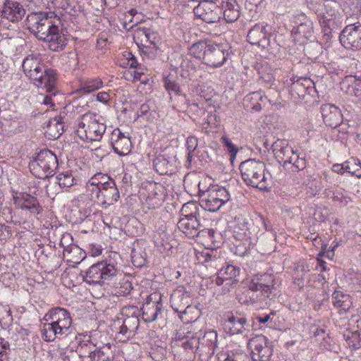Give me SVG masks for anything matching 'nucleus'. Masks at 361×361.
Instances as JSON below:
<instances>
[{"label":"nucleus","mask_w":361,"mask_h":361,"mask_svg":"<svg viewBox=\"0 0 361 361\" xmlns=\"http://www.w3.org/2000/svg\"><path fill=\"white\" fill-rule=\"evenodd\" d=\"M89 284H106L114 288V294L119 296L128 295L133 289L129 277L120 272L113 263L106 260L92 264L82 275Z\"/></svg>","instance_id":"f257e3e1"},{"label":"nucleus","mask_w":361,"mask_h":361,"mask_svg":"<svg viewBox=\"0 0 361 361\" xmlns=\"http://www.w3.org/2000/svg\"><path fill=\"white\" fill-rule=\"evenodd\" d=\"M41 328L42 338L47 342L54 341L59 336H66L71 326L69 312L59 307L51 309L44 317Z\"/></svg>","instance_id":"f03ea898"},{"label":"nucleus","mask_w":361,"mask_h":361,"mask_svg":"<svg viewBox=\"0 0 361 361\" xmlns=\"http://www.w3.org/2000/svg\"><path fill=\"white\" fill-rule=\"evenodd\" d=\"M239 169L242 179L246 185L262 191L268 190L271 176L264 161L249 159L240 163Z\"/></svg>","instance_id":"7ed1b4c3"},{"label":"nucleus","mask_w":361,"mask_h":361,"mask_svg":"<svg viewBox=\"0 0 361 361\" xmlns=\"http://www.w3.org/2000/svg\"><path fill=\"white\" fill-rule=\"evenodd\" d=\"M217 343V333L214 330L206 331L204 333L200 331L192 336H187L186 341L182 343L185 350L192 352L204 359L210 357L214 354Z\"/></svg>","instance_id":"20e7f679"},{"label":"nucleus","mask_w":361,"mask_h":361,"mask_svg":"<svg viewBox=\"0 0 361 361\" xmlns=\"http://www.w3.org/2000/svg\"><path fill=\"white\" fill-rule=\"evenodd\" d=\"M76 130L78 137L84 142H92L101 140L106 131V126L97 119L95 114H83L78 121Z\"/></svg>","instance_id":"39448f33"},{"label":"nucleus","mask_w":361,"mask_h":361,"mask_svg":"<svg viewBox=\"0 0 361 361\" xmlns=\"http://www.w3.org/2000/svg\"><path fill=\"white\" fill-rule=\"evenodd\" d=\"M58 159L51 150H41L35 159L30 162L31 173L38 178H46L51 176L58 168Z\"/></svg>","instance_id":"423d86ee"},{"label":"nucleus","mask_w":361,"mask_h":361,"mask_svg":"<svg viewBox=\"0 0 361 361\" xmlns=\"http://www.w3.org/2000/svg\"><path fill=\"white\" fill-rule=\"evenodd\" d=\"M54 16L53 13H32L27 16V27L31 33L41 40L45 37V33L50 27L53 26Z\"/></svg>","instance_id":"0eeeda50"},{"label":"nucleus","mask_w":361,"mask_h":361,"mask_svg":"<svg viewBox=\"0 0 361 361\" xmlns=\"http://www.w3.org/2000/svg\"><path fill=\"white\" fill-rule=\"evenodd\" d=\"M121 315L122 324L119 334L128 338L139 327L140 310L134 305L125 306L121 309ZM120 320L118 319V324L121 323Z\"/></svg>","instance_id":"6e6552de"},{"label":"nucleus","mask_w":361,"mask_h":361,"mask_svg":"<svg viewBox=\"0 0 361 361\" xmlns=\"http://www.w3.org/2000/svg\"><path fill=\"white\" fill-rule=\"evenodd\" d=\"M290 95L292 100L299 103L305 100L308 102L310 97H314L317 90L314 82L308 78H300L293 80L290 87Z\"/></svg>","instance_id":"1a4fd4ad"},{"label":"nucleus","mask_w":361,"mask_h":361,"mask_svg":"<svg viewBox=\"0 0 361 361\" xmlns=\"http://www.w3.org/2000/svg\"><path fill=\"white\" fill-rule=\"evenodd\" d=\"M61 21L57 16H54L53 26L45 33V37L41 40L47 42L48 47L53 51L63 50L67 44V38L61 31Z\"/></svg>","instance_id":"9d476101"},{"label":"nucleus","mask_w":361,"mask_h":361,"mask_svg":"<svg viewBox=\"0 0 361 361\" xmlns=\"http://www.w3.org/2000/svg\"><path fill=\"white\" fill-rule=\"evenodd\" d=\"M91 201L100 204L102 208L106 209L109 206L117 202L120 198V192L116 183L107 184L97 190L94 192H90L85 195Z\"/></svg>","instance_id":"9b49d317"},{"label":"nucleus","mask_w":361,"mask_h":361,"mask_svg":"<svg viewBox=\"0 0 361 361\" xmlns=\"http://www.w3.org/2000/svg\"><path fill=\"white\" fill-rule=\"evenodd\" d=\"M248 347L252 352L254 361H269L273 353L271 345L268 338L260 334L256 335L249 340Z\"/></svg>","instance_id":"f8f14e48"},{"label":"nucleus","mask_w":361,"mask_h":361,"mask_svg":"<svg viewBox=\"0 0 361 361\" xmlns=\"http://www.w3.org/2000/svg\"><path fill=\"white\" fill-rule=\"evenodd\" d=\"M341 44L347 49H361V24L354 23L345 26L339 35Z\"/></svg>","instance_id":"ddd939ff"},{"label":"nucleus","mask_w":361,"mask_h":361,"mask_svg":"<svg viewBox=\"0 0 361 361\" xmlns=\"http://www.w3.org/2000/svg\"><path fill=\"white\" fill-rule=\"evenodd\" d=\"M216 0H204L193 9L195 16L207 23H214L219 21L221 10L215 4Z\"/></svg>","instance_id":"4468645a"},{"label":"nucleus","mask_w":361,"mask_h":361,"mask_svg":"<svg viewBox=\"0 0 361 361\" xmlns=\"http://www.w3.org/2000/svg\"><path fill=\"white\" fill-rule=\"evenodd\" d=\"M22 67L26 77L34 85H42L40 77L42 76L43 68L46 66L41 63L39 57L33 54L28 55L24 59Z\"/></svg>","instance_id":"2eb2a0df"},{"label":"nucleus","mask_w":361,"mask_h":361,"mask_svg":"<svg viewBox=\"0 0 361 361\" xmlns=\"http://www.w3.org/2000/svg\"><path fill=\"white\" fill-rule=\"evenodd\" d=\"M228 56V51L223 46L209 42L202 63L207 66L216 68L224 64Z\"/></svg>","instance_id":"dca6fc26"},{"label":"nucleus","mask_w":361,"mask_h":361,"mask_svg":"<svg viewBox=\"0 0 361 361\" xmlns=\"http://www.w3.org/2000/svg\"><path fill=\"white\" fill-rule=\"evenodd\" d=\"M161 295L160 293L154 292L150 294L142 309V319L146 322H152L157 319L162 309Z\"/></svg>","instance_id":"f3484780"},{"label":"nucleus","mask_w":361,"mask_h":361,"mask_svg":"<svg viewBox=\"0 0 361 361\" xmlns=\"http://www.w3.org/2000/svg\"><path fill=\"white\" fill-rule=\"evenodd\" d=\"M271 149L278 162L286 169L290 165L293 155L296 153L286 140H277L271 145Z\"/></svg>","instance_id":"a211bd4d"},{"label":"nucleus","mask_w":361,"mask_h":361,"mask_svg":"<svg viewBox=\"0 0 361 361\" xmlns=\"http://www.w3.org/2000/svg\"><path fill=\"white\" fill-rule=\"evenodd\" d=\"M319 21L324 35V40L328 42L331 40L333 33L336 32L343 25V19L341 15L319 16Z\"/></svg>","instance_id":"6ab92c4d"},{"label":"nucleus","mask_w":361,"mask_h":361,"mask_svg":"<svg viewBox=\"0 0 361 361\" xmlns=\"http://www.w3.org/2000/svg\"><path fill=\"white\" fill-rule=\"evenodd\" d=\"M247 326L246 316L238 312L231 313L224 322L225 329L231 335L243 334L247 330Z\"/></svg>","instance_id":"aec40b11"},{"label":"nucleus","mask_w":361,"mask_h":361,"mask_svg":"<svg viewBox=\"0 0 361 361\" xmlns=\"http://www.w3.org/2000/svg\"><path fill=\"white\" fill-rule=\"evenodd\" d=\"M111 145L114 151L119 156L130 153L132 142L128 135H126L118 128L114 129L111 134Z\"/></svg>","instance_id":"412c9836"},{"label":"nucleus","mask_w":361,"mask_h":361,"mask_svg":"<svg viewBox=\"0 0 361 361\" xmlns=\"http://www.w3.org/2000/svg\"><path fill=\"white\" fill-rule=\"evenodd\" d=\"M250 283L252 287L258 288L265 296H270L275 289V277L271 274H257L252 279Z\"/></svg>","instance_id":"4be33fe9"},{"label":"nucleus","mask_w":361,"mask_h":361,"mask_svg":"<svg viewBox=\"0 0 361 361\" xmlns=\"http://www.w3.org/2000/svg\"><path fill=\"white\" fill-rule=\"evenodd\" d=\"M324 123L333 128L338 127L342 122L343 116L341 110L331 104H322L320 108Z\"/></svg>","instance_id":"5701e85b"},{"label":"nucleus","mask_w":361,"mask_h":361,"mask_svg":"<svg viewBox=\"0 0 361 361\" xmlns=\"http://www.w3.org/2000/svg\"><path fill=\"white\" fill-rule=\"evenodd\" d=\"M267 25L256 24L247 33V41L251 44L265 48L269 45V35L266 30Z\"/></svg>","instance_id":"b1692460"},{"label":"nucleus","mask_w":361,"mask_h":361,"mask_svg":"<svg viewBox=\"0 0 361 361\" xmlns=\"http://www.w3.org/2000/svg\"><path fill=\"white\" fill-rule=\"evenodd\" d=\"M178 229L186 236L194 239L200 237V233L202 225L199 218L180 217L177 223Z\"/></svg>","instance_id":"393cba45"},{"label":"nucleus","mask_w":361,"mask_h":361,"mask_svg":"<svg viewBox=\"0 0 361 361\" xmlns=\"http://www.w3.org/2000/svg\"><path fill=\"white\" fill-rule=\"evenodd\" d=\"M16 208L29 210L31 213L39 214L42 210L38 200L33 196L24 193H16L13 197Z\"/></svg>","instance_id":"a878e982"},{"label":"nucleus","mask_w":361,"mask_h":361,"mask_svg":"<svg viewBox=\"0 0 361 361\" xmlns=\"http://www.w3.org/2000/svg\"><path fill=\"white\" fill-rule=\"evenodd\" d=\"M25 14L24 7L17 1L8 0L4 3L1 17L11 22L21 20Z\"/></svg>","instance_id":"bb28decb"},{"label":"nucleus","mask_w":361,"mask_h":361,"mask_svg":"<svg viewBox=\"0 0 361 361\" xmlns=\"http://www.w3.org/2000/svg\"><path fill=\"white\" fill-rule=\"evenodd\" d=\"M313 23L311 20L306 18L292 30V34L295 35V40L301 44L311 39L313 37Z\"/></svg>","instance_id":"cd10ccee"},{"label":"nucleus","mask_w":361,"mask_h":361,"mask_svg":"<svg viewBox=\"0 0 361 361\" xmlns=\"http://www.w3.org/2000/svg\"><path fill=\"white\" fill-rule=\"evenodd\" d=\"M110 183H115L114 180L107 174L97 173L90 178L86 183L85 195L90 192H94L97 190L106 187V185Z\"/></svg>","instance_id":"c85d7f7f"},{"label":"nucleus","mask_w":361,"mask_h":361,"mask_svg":"<svg viewBox=\"0 0 361 361\" xmlns=\"http://www.w3.org/2000/svg\"><path fill=\"white\" fill-rule=\"evenodd\" d=\"M266 100L267 97L262 92H253L244 97L243 104L247 110L259 111Z\"/></svg>","instance_id":"c756f323"},{"label":"nucleus","mask_w":361,"mask_h":361,"mask_svg":"<svg viewBox=\"0 0 361 361\" xmlns=\"http://www.w3.org/2000/svg\"><path fill=\"white\" fill-rule=\"evenodd\" d=\"M269 297V296L264 295L263 293H261L258 288L252 287L251 283L250 282L247 286V289L238 298V300L241 304L253 305L262 302Z\"/></svg>","instance_id":"7c9ffc66"},{"label":"nucleus","mask_w":361,"mask_h":361,"mask_svg":"<svg viewBox=\"0 0 361 361\" xmlns=\"http://www.w3.org/2000/svg\"><path fill=\"white\" fill-rule=\"evenodd\" d=\"M220 8L227 23L235 22L240 16V6L236 0L223 1Z\"/></svg>","instance_id":"2f4dec72"},{"label":"nucleus","mask_w":361,"mask_h":361,"mask_svg":"<svg viewBox=\"0 0 361 361\" xmlns=\"http://www.w3.org/2000/svg\"><path fill=\"white\" fill-rule=\"evenodd\" d=\"M42 76L40 80H42V85H35L37 87L45 88L48 92L55 90L56 82H57V73L56 71L53 68L45 67L43 68Z\"/></svg>","instance_id":"473e14b6"},{"label":"nucleus","mask_w":361,"mask_h":361,"mask_svg":"<svg viewBox=\"0 0 361 361\" xmlns=\"http://www.w3.org/2000/svg\"><path fill=\"white\" fill-rule=\"evenodd\" d=\"M332 302L334 305L338 310L340 314L347 313L353 303L350 296L340 290H335L333 293Z\"/></svg>","instance_id":"72a5a7b5"},{"label":"nucleus","mask_w":361,"mask_h":361,"mask_svg":"<svg viewBox=\"0 0 361 361\" xmlns=\"http://www.w3.org/2000/svg\"><path fill=\"white\" fill-rule=\"evenodd\" d=\"M222 206H224L222 202L215 198L214 195L209 192L208 189L200 196V207L205 210L215 212L219 210Z\"/></svg>","instance_id":"f704fd0d"},{"label":"nucleus","mask_w":361,"mask_h":361,"mask_svg":"<svg viewBox=\"0 0 361 361\" xmlns=\"http://www.w3.org/2000/svg\"><path fill=\"white\" fill-rule=\"evenodd\" d=\"M240 271V269L238 267L227 264L217 272L215 283L217 286H221L226 280H236L235 279L239 276Z\"/></svg>","instance_id":"c9c22d12"},{"label":"nucleus","mask_w":361,"mask_h":361,"mask_svg":"<svg viewBox=\"0 0 361 361\" xmlns=\"http://www.w3.org/2000/svg\"><path fill=\"white\" fill-rule=\"evenodd\" d=\"M64 130V122L60 118H55L49 121L46 128V136L50 140L58 139Z\"/></svg>","instance_id":"e433bc0d"},{"label":"nucleus","mask_w":361,"mask_h":361,"mask_svg":"<svg viewBox=\"0 0 361 361\" xmlns=\"http://www.w3.org/2000/svg\"><path fill=\"white\" fill-rule=\"evenodd\" d=\"M347 16L358 17L361 15V0H338Z\"/></svg>","instance_id":"4c0bfd02"},{"label":"nucleus","mask_w":361,"mask_h":361,"mask_svg":"<svg viewBox=\"0 0 361 361\" xmlns=\"http://www.w3.org/2000/svg\"><path fill=\"white\" fill-rule=\"evenodd\" d=\"M154 166L161 175L171 173L173 171L172 162L164 155L159 156L154 160Z\"/></svg>","instance_id":"58836bf2"},{"label":"nucleus","mask_w":361,"mask_h":361,"mask_svg":"<svg viewBox=\"0 0 361 361\" xmlns=\"http://www.w3.org/2000/svg\"><path fill=\"white\" fill-rule=\"evenodd\" d=\"M209 44V42L206 41H198L192 44L188 48V53L190 55L202 62L205 56L206 49H207Z\"/></svg>","instance_id":"ea45409f"},{"label":"nucleus","mask_w":361,"mask_h":361,"mask_svg":"<svg viewBox=\"0 0 361 361\" xmlns=\"http://www.w3.org/2000/svg\"><path fill=\"white\" fill-rule=\"evenodd\" d=\"M87 357H90L91 361H111L110 346L106 345L99 349L90 350Z\"/></svg>","instance_id":"a19ab883"},{"label":"nucleus","mask_w":361,"mask_h":361,"mask_svg":"<svg viewBox=\"0 0 361 361\" xmlns=\"http://www.w3.org/2000/svg\"><path fill=\"white\" fill-rule=\"evenodd\" d=\"M118 65L123 68H141V65L137 61L136 57L128 51L122 54L118 60Z\"/></svg>","instance_id":"79ce46f5"},{"label":"nucleus","mask_w":361,"mask_h":361,"mask_svg":"<svg viewBox=\"0 0 361 361\" xmlns=\"http://www.w3.org/2000/svg\"><path fill=\"white\" fill-rule=\"evenodd\" d=\"M257 72L259 79L264 84L273 85L275 82L274 70L268 64H261L257 68Z\"/></svg>","instance_id":"37998d69"},{"label":"nucleus","mask_w":361,"mask_h":361,"mask_svg":"<svg viewBox=\"0 0 361 361\" xmlns=\"http://www.w3.org/2000/svg\"><path fill=\"white\" fill-rule=\"evenodd\" d=\"M200 203L197 202H188L184 204L180 210V217L200 218Z\"/></svg>","instance_id":"c03bdc74"},{"label":"nucleus","mask_w":361,"mask_h":361,"mask_svg":"<svg viewBox=\"0 0 361 361\" xmlns=\"http://www.w3.org/2000/svg\"><path fill=\"white\" fill-rule=\"evenodd\" d=\"M103 82L99 78H92L82 80L80 83V91L83 93H90L102 87Z\"/></svg>","instance_id":"a18cd8bd"},{"label":"nucleus","mask_w":361,"mask_h":361,"mask_svg":"<svg viewBox=\"0 0 361 361\" xmlns=\"http://www.w3.org/2000/svg\"><path fill=\"white\" fill-rule=\"evenodd\" d=\"M209 192L214 194L215 198L219 200V201L222 202L223 205L227 203L231 200V195L228 190L219 185H213L208 188Z\"/></svg>","instance_id":"49530a36"},{"label":"nucleus","mask_w":361,"mask_h":361,"mask_svg":"<svg viewBox=\"0 0 361 361\" xmlns=\"http://www.w3.org/2000/svg\"><path fill=\"white\" fill-rule=\"evenodd\" d=\"M56 179L59 185L62 188H70L76 184L71 171H69L59 173Z\"/></svg>","instance_id":"de8ad7c7"},{"label":"nucleus","mask_w":361,"mask_h":361,"mask_svg":"<svg viewBox=\"0 0 361 361\" xmlns=\"http://www.w3.org/2000/svg\"><path fill=\"white\" fill-rule=\"evenodd\" d=\"M344 171L355 176L361 178V162L357 159L352 158L350 160L344 162Z\"/></svg>","instance_id":"09e8293b"},{"label":"nucleus","mask_w":361,"mask_h":361,"mask_svg":"<svg viewBox=\"0 0 361 361\" xmlns=\"http://www.w3.org/2000/svg\"><path fill=\"white\" fill-rule=\"evenodd\" d=\"M66 254L69 257L68 260L75 264H79L86 257L85 252L77 245H71Z\"/></svg>","instance_id":"8fccbe9b"},{"label":"nucleus","mask_w":361,"mask_h":361,"mask_svg":"<svg viewBox=\"0 0 361 361\" xmlns=\"http://www.w3.org/2000/svg\"><path fill=\"white\" fill-rule=\"evenodd\" d=\"M183 295L180 293H174L171 297V307L178 312H184L188 307V302H183Z\"/></svg>","instance_id":"3c124183"},{"label":"nucleus","mask_w":361,"mask_h":361,"mask_svg":"<svg viewBox=\"0 0 361 361\" xmlns=\"http://www.w3.org/2000/svg\"><path fill=\"white\" fill-rule=\"evenodd\" d=\"M354 81H356L355 76H345L341 82V90L347 94L353 96L354 92Z\"/></svg>","instance_id":"603ef678"},{"label":"nucleus","mask_w":361,"mask_h":361,"mask_svg":"<svg viewBox=\"0 0 361 361\" xmlns=\"http://www.w3.org/2000/svg\"><path fill=\"white\" fill-rule=\"evenodd\" d=\"M337 0H325L323 4L324 11L322 13L318 14V16H327V14L330 16H339L340 13L336 9Z\"/></svg>","instance_id":"864d4df0"},{"label":"nucleus","mask_w":361,"mask_h":361,"mask_svg":"<svg viewBox=\"0 0 361 361\" xmlns=\"http://www.w3.org/2000/svg\"><path fill=\"white\" fill-rule=\"evenodd\" d=\"M164 83L166 90L169 94L173 92L178 94L180 92L179 84L173 78L172 76H166L164 78Z\"/></svg>","instance_id":"5fc2aeb1"},{"label":"nucleus","mask_w":361,"mask_h":361,"mask_svg":"<svg viewBox=\"0 0 361 361\" xmlns=\"http://www.w3.org/2000/svg\"><path fill=\"white\" fill-rule=\"evenodd\" d=\"M306 167V160L304 157H300L297 153L293 157V161L286 168L291 169L292 171L303 170Z\"/></svg>","instance_id":"6e6d98bb"},{"label":"nucleus","mask_w":361,"mask_h":361,"mask_svg":"<svg viewBox=\"0 0 361 361\" xmlns=\"http://www.w3.org/2000/svg\"><path fill=\"white\" fill-rule=\"evenodd\" d=\"M221 140L224 147L230 154V160L233 164L238 152V148L235 145H233L228 138L226 137H222Z\"/></svg>","instance_id":"4d7b16f0"},{"label":"nucleus","mask_w":361,"mask_h":361,"mask_svg":"<svg viewBox=\"0 0 361 361\" xmlns=\"http://www.w3.org/2000/svg\"><path fill=\"white\" fill-rule=\"evenodd\" d=\"M219 361H248V357L243 353L221 354L218 357Z\"/></svg>","instance_id":"13d9d810"},{"label":"nucleus","mask_w":361,"mask_h":361,"mask_svg":"<svg viewBox=\"0 0 361 361\" xmlns=\"http://www.w3.org/2000/svg\"><path fill=\"white\" fill-rule=\"evenodd\" d=\"M59 245L63 248V255L66 257V253L70 250L71 246L74 245L72 235L68 233H63L61 235Z\"/></svg>","instance_id":"bf43d9fd"},{"label":"nucleus","mask_w":361,"mask_h":361,"mask_svg":"<svg viewBox=\"0 0 361 361\" xmlns=\"http://www.w3.org/2000/svg\"><path fill=\"white\" fill-rule=\"evenodd\" d=\"M346 341L348 343L349 346L357 349L361 347V335L360 331H355L352 333L351 336H348L346 337Z\"/></svg>","instance_id":"052dcab7"},{"label":"nucleus","mask_w":361,"mask_h":361,"mask_svg":"<svg viewBox=\"0 0 361 361\" xmlns=\"http://www.w3.org/2000/svg\"><path fill=\"white\" fill-rule=\"evenodd\" d=\"M197 259L200 263H205L212 262L215 264L218 261L217 259H214L210 254L209 250L203 251L197 254Z\"/></svg>","instance_id":"680f3d73"},{"label":"nucleus","mask_w":361,"mask_h":361,"mask_svg":"<svg viewBox=\"0 0 361 361\" xmlns=\"http://www.w3.org/2000/svg\"><path fill=\"white\" fill-rule=\"evenodd\" d=\"M143 33L147 42L151 44L156 46L159 42L158 35L156 32H152L149 29H144Z\"/></svg>","instance_id":"e2e57ef3"},{"label":"nucleus","mask_w":361,"mask_h":361,"mask_svg":"<svg viewBox=\"0 0 361 361\" xmlns=\"http://www.w3.org/2000/svg\"><path fill=\"white\" fill-rule=\"evenodd\" d=\"M198 142L195 137L190 136L187 138L186 147L187 149L190 152H193L197 147Z\"/></svg>","instance_id":"0e129e2a"},{"label":"nucleus","mask_w":361,"mask_h":361,"mask_svg":"<svg viewBox=\"0 0 361 361\" xmlns=\"http://www.w3.org/2000/svg\"><path fill=\"white\" fill-rule=\"evenodd\" d=\"M11 235V229L4 224H0V241L6 240Z\"/></svg>","instance_id":"69168bd1"},{"label":"nucleus","mask_w":361,"mask_h":361,"mask_svg":"<svg viewBox=\"0 0 361 361\" xmlns=\"http://www.w3.org/2000/svg\"><path fill=\"white\" fill-rule=\"evenodd\" d=\"M353 96L361 98V79L356 78L354 81V92Z\"/></svg>","instance_id":"338daca9"},{"label":"nucleus","mask_w":361,"mask_h":361,"mask_svg":"<svg viewBox=\"0 0 361 361\" xmlns=\"http://www.w3.org/2000/svg\"><path fill=\"white\" fill-rule=\"evenodd\" d=\"M107 42H108V39L106 36V34L101 33L99 35V37L97 39V47L99 49H103L106 47Z\"/></svg>","instance_id":"774afa93"}]
</instances>
